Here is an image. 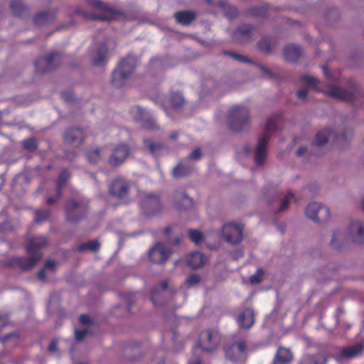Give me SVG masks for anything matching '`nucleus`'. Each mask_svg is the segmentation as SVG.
I'll return each mask as SVG.
<instances>
[{"label": "nucleus", "mask_w": 364, "mask_h": 364, "mask_svg": "<svg viewBox=\"0 0 364 364\" xmlns=\"http://www.w3.org/2000/svg\"><path fill=\"white\" fill-rule=\"evenodd\" d=\"M162 203L158 196L154 194L144 195L140 202V208L144 215H155L161 213Z\"/></svg>", "instance_id": "obj_8"}, {"label": "nucleus", "mask_w": 364, "mask_h": 364, "mask_svg": "<svg viewBox=\"0 0 364 364\" xmlns=\"http://www.w3.org/2000/svg\"><path fill=\"white\" fill-rule=\"evenodd\" d=\"M306 151L307 149L305 146H300L296 151V156L300 157L303 156Z\"/></svg>", "instance_id": "obj_62"}, {"label": "nucleus", "mask_w": 364, "mask_h": 364, "mask_svg": "<svg viewBox=\"0 0 364 364\" xmlns=\"http://www.w3.org/2000/svg\"><path fill=\"white\" fill-rule=\"evenodd\" d=\"M10 9L16 16H23L28 12V7L21 0H12L10 2Z\"/></svg>", "instance_id": "obj_35"}, {"label": "nucleus", "mask_w": 364, "mask_h": 364, "mask_svg": "<svg viewBox=\"0 0 364 364\" xmlns=\"http://www.w3.org/2000/svg\"><path fill=\"white\" fill-rule=\"evenodd\" d=\"M329 356L323 353L315 355H306L301 361V364H326Z\"/></svg>", "instance_id": "obj_34"}, {"label": "nucleus", "mask_w": 364, "mask_h": 364, "mask_svg": "<svg viewBox=\"0 0 364 364\" xmlns=\"http://www.w3.org/2000/svg\"><path fill=\"white\" fill-rule=\"evenodd\" d=\"M193 170V166L188 162L180 161L173 168L172 174L174 178H182L188 176Z\"/></svg>", "instance_id": "obj_31"}, {"label": "nucleus", "mask_w": 364, "mask_h": 364, "mask_svg": "<svg viewBox=\"0 0 364 364\" xmlns=\"http://www.w3.org/2000/svg\"><path fill=\"white\" fill-rule=\"evenodd\" d=\"M87 334V330H76L75 331V337L77 341H82Z\"/></svg>", "instance_id": "obj_53"}, {"label": "nucleus", "mask_w": 364, "mask_h": 364, "mask_svg": "<svg viewBox=\"0 0 364 364\" xmlns=\"http://www.w3.org/2000/svg\"><path fill=\"white\" fill-rule=\"evenodd\" d=\"M300 81L308 85L310 87L317 88L318 80L317 78L310 75H303L300 77Z\"/></svg>", "instance_id": "obj_48"}, {"label": "nucleus", "mask_w": 364, "mask_h": 364, "mask_svg": "<svg viewBox=\"0 0 364 364\" xmlns=\"http://www.w3.org/2000/svg\"><path fill=\"white\" fill-rule=\"evenodd\" d=\"M58 55L57 52H51L46 56L37 59L35 62L36 72L43 73L54 70L57 67L55 60Z\"/></svg>", "instance_id": "obj_18"}, {"label": "nucleus", "mask_w": 364, "mask_h": 364, "mask_svg": "<svg viewBox=\"0 0 364 364\" xmlns=\"http://www.w3.org/2000/svg\"><path fill=\"white\" fill-rule=\"evenodd\" d=\"M257 48L264 53H270L272 49V43L268 38H262L257 43Z\"/></svg>", "instance_id": "obj_43"}, {"label": "nucleus", "mask_w": 364, "mask_h": 364, "mask_svg": "<svg viewBox=\"0 0 364 364\" xmlns=\"http://www.w3.org/2000/svg\"><path fill=\"white\" fill-rule=\"evenodd\" d=\"M100 248V243L97 240H90L86 242L82 243L77 248V252H83L85 251H91L93 252H97L99 251Z\"/></svg>", "instance_id": "obj_38"}, {"label": "nucleus", "mask_w": 364, "mask_h": 364, "mask_svg": "<svg viewBox=\"0 0 364 364\" xmlns=\"http://www.w3.org/2000/svg\"><path fill=\"white\" fill-rule=\"evenodd\" d=\"M48 245V239L46 236L36 235L28 239L26 250L28 254H42L40 250Z\"/></svg>", "instance_id": "obj_21"}, {"label": "nucleus", "mask_w": 364, "mask_h": 364, "mask_svg": "<svg viewBox=\"0 0 364 364\" xmlns=\"http://www.w3.org/2000/svg\"><path fill=\"white\" fill-rule=\"evenodd\" d=\"M131 188L130 182L123 178H115L109 185V193L117 199L127 203Z\"/></svg>", "instance_id": "obj_7"}, {"label": "nucleus", "mask_w": 364, "mask_h": 364, "mask_svg": "<svg viewBox=\"0 0 364 364\" xmlns=\"http://www.w3.org/2000/svg\"><path fill=\"white\" fill-rule=\"evenodd\" d=\"M364 351V343H358L353 346L343 347L340 350L338 354L333 357L337 361H342L343 360H350L360 355Z\"/></svg>", "instance_id": "obj_17"}, {"label": "nucleus", "mask_w": 364, "mask_h": 364, "mask_svg": "<svg viewBox=\"0 0 364 364\" xmlns=\"http://www.w3.org/2000/svg\"><path fill=\"white\" fill-rule=\"evenodd\" d=\"M281 117L282 116L280 114H275L269 117L267 121L264 133L259 138L256 147L255 161L257 166L262 165L265 160L267 155V146L271 137L270 132L276 129L277 124Z\"/></svg>", "instance_id": "obj_3"}, {"label": "nucleus", "mask_w": 364, "mask_h": 364, "mask_svg": "<svg viewBox=\"0 0 364 364\" xmlns=\"http://www.w3.org/2000/svg\"><path fill=\"white\" fill-rule=\"evenodd\" d=\"M205 262V255L199 252H193L188 254L186 257L187 265L193 269H197L203 267Z\"/></svg>", "instance_id": "obj_25"}, {"label": "nucleus", "mask_w": 364, "mask_h": 364, "mask_svg": "<svg viewBox=\"0 0 364 364\" xmlns=\"http://www.w3.org/2000/svg\"><path fill=\"white\" fill-rule=\"evenodd\" d=\"M247 348V343L245 340H240L237 342L228 344L224 348L225 356L231 360L237 361L240 360Z\"/></svg>", "instance_id": "obj_16"}, {"label": "nucleus", "mask_w": 364, "mask_h": 364, "mask_svg": "<svg viewBox=\"0 0 364 364\" xmlns=\"http://www.w3.org/2000/svg\"><path fill=\"white\" fill-rule=\"evenodd\" d=\"M357 230L356 235L354 236V240L356 243H364V224L360 221H352L350 225V232L353 233Z\"/></svg>", "instance_id": "obj_33"}, {"label": "nucleus", "mask_w": 364, "mask_h": 364, "mask_svg": "<svg viewBox=\"0 0 364 364\" xmlns=\"http://www.w3.org/2000/svg\"><path fill=\"white\" fill-rule=\"evenodd\" d=\"M108 48L105 43L100 44L92 55V63L95 66H103L107 60Z\"/></svg>", "instance_id": "obj_24"}, {"label": "nucleus", "mask_w": 364, "mask_h": 364, "mask_svg": "<svg viewBox=\"0 0 364 364\" xmlns=\"http://www.w3.org/2000/svg\"><path fill=\"white\" fill-rule=\"evenodd\" d=\"M85 133L83 129L80 127L68 128L64 135V143L73 147H79L85 141Z\"/></svg>", "instance_id": "obj_14"}, {"label": "nucleus", "mask_w": 364, "mask_h": 364, "mask_svg": "<svg viewBox=\"0 0 364 364\" xmlns=\"http://www.w3.org/2000/svg\"><path fill=\"white\" fill-rule=\"evenodd\" d=\"M259 68L265 74L268 75L270 77H274L272 72L269 70H268L267 68H265L264 65H260Z\"/></svg>", "instance_id": "obj_63"}, {"label": "nucleus", "mask_w": 364, "mask_h": 364, "mask_svg": "<svg viewBox=\"0 0 364 364\" xmlns=\"http://www.w3.org/2000/svg\"><path fill=\"white\" fill-rule=\"evenodd\" d=\"M228 122L232 131L242 132L250 127V112L244 106H234L229 111Z\"/></svg>", "instance_id": "obj_4"}, {"label": "nucleus", "mask_w": 364, "mask_h": 364, "mask_svg": "<svg viewBox=\"0 0 364 364\" xmlns=\"http://www.w3.org/2000/svg\"><path fill=\"white\" fill-rule=\"evenodd\" d=\"M130 153V147L127 144L119 143L112 149L108 164L113 167L121 166L125 162Z\"/></svg>", "instance_id": "obj_9"}, {"label": "nucleus", "mask_w": 364, "mask_h": 364, "mask_svg": "<svg viewBox=\"0 0 364 364\" xmlns=\"http://www.w3.org/2000/svg\"><path fill=\"white\" fill-rule=\"evenodd\" d=\"M131 113L136 121L142 122V126L145 129H155L158 128V125L153 118H145V111L139 106L133 107L131 109Z\"/></svg>", "instance_id": "obj_22"}, {"label": "nucleus", "mask_w": 364, "mask_h": 364, "mask_svg": "<svg viewBox=\"0 0 364 364\" xmlns=\"http://www.w3.org/2000/svg\"><path fill=\"white\" fill-rule=\"evenodd\" d=\"M189 238L191 240L196 244L201 242L203 238V233L198 230H189Z\"/></svg>", "instance_id": "obj_49"}, {"label": "nucleus", "mask_w": 364, "mask_h": 364, "mask_svg": "<svg viewBox=\"0 0 364 364\" xmlns=\"http://www.w3.org/2000/svg\"><path fill=\"white\" fill-rule=\"evenodd\" d=\"M240 328L250 329L255 323V313L251 308H247L240 312L236 318Z\"/></svg>", "instance_id": "obj_23"}, {"label": "nucleus", "mask_w": 364, "mask_h": 364, "mask_svg": "<svg viewBox=\"0 0 364 364\" xmlns=\"http://www.w3.org/2000/svg\"><path fill=\"white\" fill-rule=\"evenodd\" d=\"M55 12L44 11L36 14L33 18V23L36 26L43 25L52 22L55 18Z\"/></svg>", "instance_id": "obj_32"}, {"label": "nucleus", "mask_w": 364, "mask_h": 364, "mask_svg": "<svg viewBox=\"0 0 364 364\" xmlns=\"http://www.w3.org/2000/svg\"><path fill=\"white\" fill-rule=\"evenodd\" d=\"M50 216V211L48 210H35L34 220L36 223H41L48 220Z\"/></svg>", "instance_id": "obj_44"}, {"label": "nucleus", "mask_w": 364, "mask_h": 364, "mask_svg": "<svg viewBox=\"0 0 364 364\" xmlns=\"http://www.w3.org/2000/svg\"><path fill=\"white\" fill-rule=\"evenodd\" d=\"M56 262L53 259H48L46 261L44 264V269H54L56 266Z\"/></svg>", "instance_id": "obj_56"}, {"label": "nucleus", "mask_w": 364, "mask_h": 364, "mask_svg": "<svg viewBox=\"0 0 364 364\" xmlns=\"http://www.w3.org/2000/svg\"><path fill=\"white\" fill-rule=\"evenodd\" d=\"M201 280V277L198 274H190L186 279V284L188 288L198 284Z\"/></svg>", "instance_id": "obj_51"}, {"label": "nucleus", "mask_w": 364, "mask_h": 364, "mask_svg": "<svg viewBox=\"0 0 364 364\" xmlns=\"http://www.w3.org/2000/svg\"><path fill=\"white\" fill-rule=\"evenodd\" d=\"M88 211V201L85 200L70 199L65 205L67 220L77 223L83 219Z\"/></svg>", "instance_id": "obj_5"}, {"label": "nucleus", "mask_w": 364, "mask_h": 364, "mask_svg": "<svg viewBox=\"0 0 364 364\" xmlns=\"http://www.w3.org/2000/svg\"><path fill=\"white\" fill-rule=\"evenodd\" d=\"M173 16L177 23L188 26L196 19V14L191 11H178L174 14Z\"/></svg>", "instance_id": "obj_26"}, {"label": "nucleus", "mask_w": 364, "mask_h": 364, "mask_svg": "<svg viewBox=\"0 0 364 364\" xmlns=\"http://www.w3.org/2000/svg\"><path fill=\"white\" fill-rule=\"evenodd\" d=\"M42 254H31L29 257H14L9 260V264L18 268L21 271H28L32 269L41 259Z\"/></svg>", "instance_id": "obj_11"}, {"label": "nucleus", "mask_w": 364, "mask_h": 364, "mask_svg": "<svg viewBox=\"0 0 364 364\" xmlns=\"http://www.w3.org/2000/svg\"><path fill=\"white\" fill-rule=\"evenodd\" d=\"M201 363H202L201 360L197 359L194 361H190L188 364H201Z\"/></svg>", "instance_id": "obj_64"}, {"label": "nucleus", "mask_w": 364, "mask_h": 364, "mask_svg": "<svg viewBox=\"0 0 364 364\" xmlns=\"http://www.w3.org/2000/svg\"><path fill=\"white\" fill-rule=\"evenodd\" d=\"M283 54L286 60L296 62L301 56L302 50L297 45H289L284 48Z\"/></svg>", "instance_id": "obj_27"}, {"label": "nucleus", "mask_w": 364, "mask_h": 364, "mask_svg": "<svg viewBox=\"0 0 364 364\" xmlns=\"http://www.w3.org/2000/svg\"><path fill=\"white\" fill-rule=\"evenodd\" d=\"M60 95H61V97L65 101L71 102L73 100V93L70 92H67V91L62 92Z\"/></svg>", "instance_id": "obj_58"}, {"label": "nucleus", "mask_w": 364, "mask_h": 364, "mask_svg": "<svg viewBox=\"0 0 364 364\" xmlns=\"http://www.w3.org/2000/svg\"><path fill=\"white\" fill-rule=\"evenodd\" d=\"M201 339L199 341L198 346L203 351L213 352L220 343V336L218 334L210 329L203 331L200 333Z\"/></svg>", "instance_id": "obj_12"}, {"label": "nucleus", "mask_w": 364, "mask_h": 364, "mask_svg": "<svg viewBox=\"0 0 364 364\" xmlns=\"http://www.w3.org/2000/svg\"><path fill=\"white\" fill-rule=\"evenodd\" d=\"M62 196V192L58 196V191L56 190V195L55 196H49L48 197L46 202L48 205H53L58 201Z\"/></svg>", "instance_id": "obj_54"}, {"label": "nucleus", "mask_w": 364, "mask_h": 364, "mask_svg": "<svg viewBox=\"0 0 364 364\" xmlns=\"http://www.w3.org/2000/svg\"><path fill=\"white\" fill-rule=\"evenodd\" d=\"M169 248L162 242H156L149 252V259L156 264L164 263L171 255Z\"/></svg>", "instance_id": "obj_15"}, {"label": "nucleus", "mask_w": 364, "mask_h": 364, "mask_svg": "<svg viewBox=\"0 0 364 364\" xmlns=\"http://www.w3.org/2000/svg\"><path fill=\"white\" fill-rule=\"evenodd\" d=\"M58 349V340L56 338L53 339L48 346V351L53 353Z\"/></svg>", "instance_id": "obj_55"}, {"label": "nucleus", "mask_w": 364, "mask_h": 364, "mask_svg": "<svg viewBox=\"0 0 364 364\" xmlns=\"http://www.w3.org/2000/svg\"><path fill=\"white\" fill-rule=\"evenodd\" d=\"M308 96V91L306 89L300 90L297 92V97L299 99L304 100Z\"/></svg>", "instance_id": "obj_60"}, {"label": "nucleus", "mask_w": 364, "mask_h": 364, "mask_svg": "<svg viewBox=\"0 0 364 364\" xmlns=\"http://www.w3.org/2000/svg\"><path fill=\"white\" fill-rule=\"evenodd\" d=\"M331 135L335 136L336 139L339 140L341 139H346V133H344L339 138L338 136L336 135L334 132L331 129H326L319 131L315 136V142L317 146H321L326 144Z\"/></svg>", "instance_id": "obj_28"}, {"label": "nucleus", "mask_w": 364, "mask_h": 364, "mask_svg": "<svg viewBox=\"0 0 364 364\" xmlns=\"http://www.w3.org/2000/svg\"><path fill=\"white\" fill-rule=\"evenodd\" d=\"M10 323L8 314H0V327L8 326ZM20 337V333L18 331H14L6 333L4 336L0 337V341L4 346H13L17 344Z\"/></svg>", "instance_id": "obj_19"}, {"label": "nucleus", "mask_w": 364, "mask_h": 364, "mask_svg": "<svg viewBox=\"0 0 364 364\" xmlns=\"http://www.w3.org/2000/svg\"><path fill=\"white\" fill-rule=\"evenodd\" d=\"M80 322L83 325H88L91 323V318L86 314H82L80 316Z\"/></svg>", "instance_id": "obj_57"}, {"label": "nucleus", "mask_w": 364, "mask_h": 364, "mask_svg": "<svg viewBox=\"0 0 364 364\" xmlns=\"http://www.w3.org/2000/svg\"><path fill=\"white\" fill-rule=\"evenodd\" d=\"M205 1L210 5H211V4L215 5V3H213L211 0H205ZM215 5H217L219 7L226 9L225 14L229 18H235L238 14V11H237V8L233 6L228 5L225 1H223V0L219 1L215 4Z\"/></svg>", "instance_id": "obj_36"}, {"label": "nucleus", "mask_w": 364, "mask_h": 364, "mask_svg": "<svg viewBox=\"0 0 364 364\" xmlns=\"http://www.w3.org/2000/svg\"><path fill=\"white\" fill-rule=\"evenodd\" d=\"M70 178V173L66 168L63 169L60 173L56 183V189L58 191V196L60 194V192L63 191Z\"/></svg>", "instance_id": "obj_39"}, {"label": "nucleus", "mask_w": 364, "mask_h": 364, "mask_svg": "<svg viewBox=\"0 0 364 364\" xmlns=\"http://www.w3.org/2000/svg\"><path fill=\"white\" fill-rule=\"evenodd\" d=\"M326 94L329 97L350 102L355 105H357L355 102L356 100L361 96V93L356 85H353L348 89L340 87H332L326 92Z\"/></svg>", "instance_id": "obj_6"}, {"label": "nucleus", "mask_w": 364, "mask_h": 364, "mask_svg": "<svg viewBox=\"0 0 364 364\" xmlns=\"http://www.w3.org/2000/svg\"><path fill=\"white\" fill-rule=\"evenodd\" d=\"M23 148L28 151H34L38 149V144L36 139L33 137L25 139L22 143Z\"/></svg>", "instance_id": "obj_47"}, {"label": "nucleus", "mask_w": 364, "mask_h": 364, "mask_svg": "<svg viewBox=\"0 0 364 364\" xmlns=\"http://www.w3.org/2000/svg\"><path fill=\"white\" fill-rule=\"evenodd\" d=\"M102 149L96 147L95 149H88L85 154L87 161L90 164H96L101 159Z\"/></svg>", "instance_id": "obj_40"}, {"label": "nucleus", "mask_w": 364, "mask_h": 364, "mask_svg": "<svg viewBox=\"0 0 364 364\" xmlns=\"http://www.w3.org/2000/svg\"><path fill=\"white\" fill-rule=\"evenodd\" d=\"M168 283L166 280L161 282V283L151 291V301L154 306H159L161 304V292L166 291L168 289Z\"/></svg>", "instance_id": "obj_30"}, {"label": "nucleus", "mask_w": 364, "mask_h": 364, "mask_svg": "<svg viewBox=\"0 0 364 364\" xmlns=\"http://www.w3.org/2000/svg\"><path fill=\"white\" fill-rule=\"evenodd\" d=\"M221 53L223 55H228V56L232 58L235 61L247 63V64L253 63V61L252 60L247 58L246 56H244L241 54H239V53H235L232 51L223 50Z\"/></svg>", "instance_id": "obj_42"}, {"label": "nucleus", "mask_w": 364, "mask_h": 364, "mask_svg": "<svg viewBox=\"0 0 364 364\" xmlns=\"http://www.w3.org/2000/svg\"><path fill=\"white\" fill-rule=\"evenodd\" d=\"M340 237V234L337 232H334L333 234V237L331 241V245L336 249H338L341 247V245L336 244L337 239Z\"/></svg>", "instance_id": "obj_59"}, {"label": "nucleus", "mask_w": 364, "mask_h": 364, "mask_svg": "<svg viewBox=\"0 0 364 364\" xmlns=\"http://www.w3.org/2000/svg\"><path fill=\"white\" fill-rule=\"evenodd\" d=\"M89 4L98 13H89L80 7L75 9V13L85 20L109 21L115 18L119 13L100 0H89Z\"/></svg>", "instance_id": "obj_1"}, {"label": "nucleus", "mask_w": 364, "mask_h": 364, "mask_svg": "<svg viewBox=\"0 0 364 364\" xmlns=\"http://www.w3.org/2000/svg\"><path fill=\"white\" fill-rule=\"evenodd\" d=\"M293 358L292 353L289 348L279 347L273 360L272 364H289Z\"/></svg>", "instance_id": "obj_29"}, {"label": "nucleus", "mask_w": 364, "mask_h": 364, "mask_svg": "<svg viewBox=\"0 0 364 364\" xmlns=\"http://www.w3.org/2000/svg\"><path fill=\"white\" fill-rule=\"evenodd\" d=\"M169 102L174 108H180L183 105L185 101L181 93L175 92L170 95Z\"/></svg>", "instance_id": "obj_45"}, {"label": "nucleus", "mask_w": 364, "mask_h": 364, "mask_svg": "<svg viewBox=\"0 0 364 364\" xmlns=\"http://www.w3.org/2000/svg\"><path fill=\"white\" fill-rule=\"evenodd\" d=\"M306 216L315 223L328 220L331 213L328 208L322 206L316 203H311L306 209Z\"/></svg>", "instance_id": "obj_13"}, {"label": "nucleus", "mask_w": 364, "mask_h": 364, "mask_svg": "<svg viewBox=\"0 0 364 364\" xmlns=\"http://www.w3.org/2000/svg\"><path fill=\"white\" fill-rule=\"evenodd\" d=\"M292 199L296 200L295 195L294 193L290 191L287 194V196L284 197V198H283V200H282L281 206L279 209V211L281 212V211L286 210L289 205L290 200Z\"/></svg>", "instance_id": "obj_50"}, {"label": "nucleus", "mask_w": 364, "mask_h": 364, "mask_svg": "<svg viewBox=\"0 0 364 364\" xmlns=\"http://www.w3.org/2000/svg\"><path fill=\"white\" fill-rule=\"evenodd\" d=\"M243 226L240 224L228 223L222 229V233L226 242L230 244L240 243L242 240Z\"/></svg>", "instance_id": "obj_10"}, {"label": "nucleus", "mask_w": 364, "mask_h": 364, "mask_svg": "<svg viewBox=\"0 0 364 364\" xmlns=\"http://www.w3.org/2000/svg\"><path fill=\"white\" fill-rule=\"evenodd\" d=\"M136 63V58L132 55L129 54L122 58L112 72V85L117 88L126 85L135 70Z\"/></svg>", "instance_id": "obj_2"}, {"label": "nucleus", "mask_w": 364, "mask_h": 364, "mask_svg": "<svg viewBox=\"0 0 364 364\" xmlns=\"http://www.w3.org/2000/svg\"><path fill=\"white\" fill-rule=\"evenodd\" d=\"M37 277L41 281L45 280L46 277V269L44 268H42L40 270H38L37 272Z\"/></svg>", "instance_id": "obj_61"}, {"label": "nucleus", "mask_w": 364, "mask_h": 364, "mask_svg": "<svg viewBox=\"0 0 364 364\" xmlns=\"http://www.w3.org/2000/svg\"><path fill=\"white\" fill-rule=\"evenodd\" d=\"M193 205V198L188 196L186 193H183V197L181 201H176V208L181 210H187L189 208H192Z\"/></svg>", "instance_id": "obj_41"}, {"label": "nucleus", "mask_w": 364, "mask_h": 364, "mask_svg": "<svg viewBox=\"0 0 364 364\" xmlns=\"http://www.w3.org/2000/svg\"><path fill=\"white\" fill-rule=\"evenodd\" d=\"M202 156V151L200 148L196 147L188 155V159L198 161L199 160Z\"/></svg>", "instance_id": "obj_52"}, {"label": "nucleus", "mask_w": 364, "mask_h": 364, "mask_svg": "<svg viewBox=\"0 0 364 364\" xmlns=\"http://www.w3.org/2000/svg\"><path fill=\"white\" fill-rule=\"evenodd\" d=\"M248 14L259 18L268 17V9L266 7H252L248 11Z\"/></svg>", "instance_id": "obj_46"}, {"label": "nucleus", "mask_w": 364, "mask_h": 364, "mask_svg": "<svg viewBox=\"0 0 364 364\" xmlns=\"http://www.w3.org/2000/svg\"><path fill=\"white\" fill-rule=\"evenodd\" d=\"M143 144L153 156H156L163 147L161 142L149 138H144L143 139Z\"/></svg>", "instance_id": "obj_37"}, {"label": "nucleus", "mask_w": 364, "mask_h": 364, "mask_svg": "<svg viewBox=\"0 0 364 364\" xmlns=\"http://www.w3.org/2000/svg\"><path fill=\"white\" fill-rule=\"evenodd\" d=\"M255 27L250 24L238 26L232 33L233 40L240 43L250 42L252 40Z\"/></svg>", "instance_id": "obj_20"}]
</instances>
